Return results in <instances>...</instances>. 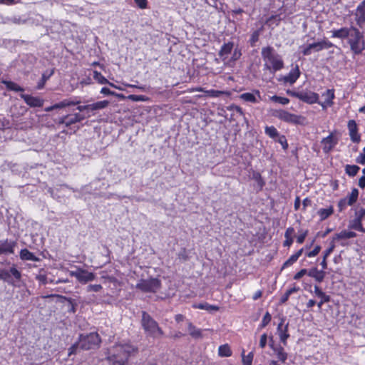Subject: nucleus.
Masks as SVG:
<instances>
[{
  "label": "nucleus",
  "instance_id": "de8ad7c7",
  "mask_svg": "<svg viewBox=\"0 0 365 365\" xmlns=\"http://www.w3.org/2000/svg\"><path fill=\"white\" fill-rule=\"evenodd\" d=\"M254 354L250 352L247 356L242 354V364L243 365H252Z\"/></svg>",
  "mask_w": 365,
  "mask_h": 365
},
{
  "label": "nucleus",
  "instance_id": "f03ea898",
  "mask_svg": "<svg viewBox=\"0 0 365 365\" xmlns=\"http://www.w3.org/2000/svg\"><path fill=\"white\" fill-rule=\"evenodd\" d=\"M262 58L264 61V69L269 71L272 74L281 70L284 67V61L272 46H266L262 48Z\"/></svg>",
  "mask_w": 365,
  "mask_h": 365
},
{
  "label": "nucleus",
  "instance_id": "7c9ffc66",
  "mask_svg": "<svg viewBox=\"0 0 365 365\" xmlns=\"http://www.w3.org/2000/svg\"><path fill=\"white\" fill-rule=\"evenodd\" d=\"M3 83L5 85L8 90L13 91L15 92H23L24 88L20 86L19 84L9 81H4Z\"/></svg>",
  "mask_w": 365,
  "mask_h": 365
},
{
  "label": "nucleus",
  "instance_id": "338daca9",
  "mask_svg": "<svg viewBox=\"0 0 365 365\" xmlns=\"http://www.w3.org/2000/svg\"><path fill=\"white\" fill-rule=\"evenodd\" d=\"M259 31H255L252 36H251V38H250V42L252 44H254L255 42H257L258 41V38H259Z\"/></svg>",
  "mask_w": 365,
  "mask_h": 365
},
{
  "label": "nucleus",
  "instance_id": "ea45409f",
  "mask_svg": "<svg viewBox=\"0 0 365 365\" xmlns=\"http://www.w3.org/2000/svg\"><path fill=\"white\" fill-rule=\"evenodd\" d=\"M265 133L274 140L279 135V132L274 126H267Z\"/></svg>",
  "mask_w": 365,
  "mask_h": 365
},
{
  "label": "nucleus",
  "instance_id": "9b49d317",
  "mask_svg": "<svg viewBox=\"0 0 365 365\" xmlns=\"http://www.w3.org/2000/svg\"><path fill=\"white\" fill-rule=\"evenodd\" d=\"M338 138L334 137L333 133H331L327 137L324 138L321 143L324 153H330L338 143Z\"/></svg>",
  "mask_w": 365,
  "mask_h": 365
},
{
  "label": "nucleus",
  "instance_id": "13d9d810",
  "mask_svg": "<svg viewBox=\"0 0 365 365\" xmlns=\"http://www.w3.org/2000/svg\"><path fill=\"white\" fill-rule=\"evenodd\" d=\"M135 4L141 9L147 8L148 1L147 0H134Z\"/></svg>",
  "mask_w": 365,
  "mask_h": 365
},
{
  "label": "nucleus",
  "instance_id": "2eb2a0df",
  "mask_svg": "<svg viewBox=\"0 0 365 365\" xmlns=\"http://www.w3.org/2000/svg\"><path fill=\"white\" fill-rule=\"evenodd\" d=\"M355 20L360 27L365 24V0L361 1L356 7L355 12Z\"/></svg>",
  "mask_w": 365,
  "mask_h": 365
},
{
  "label": "nucleus",
  "instance_id": "aec40b11",
  "mask_svg": "<svg viewBox=\"0 0 365 365\" xmlns=\"http://www.w3.org/2000/svg\"><path fill=\"white\" fill-rule=\"evenodd\" d=\"M233 47H234L233 42H228V43H224L222 46L218 55L222 58V60L223 61H225L227 59L229 54L231 53V52L233 49Z\"/></svg>",
  "mask_w": 365,
  "mask_h": 365
},
{
  "label": "nucleus",
  "instance_id": "bb28decb",
  "mask_svg": "<svg viewBox=\"0 0 365 365\" xmlns=\"http://www.w3.org/2000/svg\"><path fill=\"white\" fill-rule=\"evenodd\" d=\"M308 275L313 277L317 282H322L325 277L324 270H318L317 268H312L309 270Z\"/></svg>",
  "mask_w": 365,
  "mask_h": 365
},
{
  "label": "nucleus",
  "instance_id": "4468645a",
  "mask_svg": "<svg viewBox=\"0 0 365 365\" xmlns=\"http://www.w3.org/2000/svg\"><path fill=\"white\" fill-rule=\"evenodd\" d=\"M20 96L30 107H42L43 106L44 101L39 97H36L24 93H21Z\"/></svg>",
  "mask_w": 365,
  "mask_h": 365
},
{
  "label": "nucleus",
  "instance_id": "a19ab883",
  "mask_svg": "<svg viewBox=\"0 0 365 365\" xmlns=\"http://www.w3.org/2000/svg\"><path fill=\"white\" fill-rule=\"evenodd\" d=\"M269 100L278 103L282 105H287L289 103V99L285 97H281L278 96H272L269 97Z\"/></svg>",
  "mask_w": 365,
  "mask_h": 365
},
{
  "label": "nucleus",
  "instance_id": "09e8293b",
  "mask_svg": "<svg viewBox=\"0 0 365 365\" xmlns=\"http://www.w3.org/2000/svg\"><path fill=\"white\" fill-rule=\"evenodd\" d=\"M103 289L101 284H89L86 287L87 292H98Z\"/></svg>",
  "mask_w": 365,
  "mask_h": 365
},
{
  "label": "nucleus",
  "instance_id": "473e14b6",
  "mask_svg": "<svg viewBox=\"0 0 365 365\" xmlns=\"http://www.w3.org/2000/svg\"><path fill=\"white\" fill-rule=\"evenodd\" d=\"M218 354L222 357H228L232 355V351L228 344H223L218 348Z\"/></svg>",
  "mask_w": 365,
  "mask_h": 365
},
{
  "label": "nucleus",
  "instance_id": "423d86ee",
  "mask_svg": "<svg viewBox=\"0 0 365 365\" xmlns=\"http://www.w3.org/2000/svg\"><path fill=\"white\" fill-rule=\"evenodd\" d=\"M21 279V273L13 264L9 269H0V279L4 281L11 285H14L16 282H19Z\"/></svg>",
  "mask_w": 365,
  "mask_h": 365
},
{
  "label": "nucleus",
  "instance_id": "f257e3e1",
  "mask_svg": "<svg viewBox=\"0 0 365 365\" xmlns=\"http://www.w3.org/2000/svg\"><path fill=\"white\" fill-rule=\"evenodd\" d=\"M136 349L130 344L119 343L108 349L106 359L111 365H127L129 358Z\"/></svg>",
  "mask_w": 365,
  "mask_h": 365
},
{
  "label": "nucleus",
  "instance_id": "6e6d98bb",
  "mask_svg": "<svg viewBox=\"0 0 365 365\" xmlns=\"http://www.w3.org/2000/svg\"><path fill=\"white\" fill-rule=\"evenodd\" d=\"M69 309L68 311L72 313H75L76 312V306L77 303L74 299H71L68 300Z\"/></svg>",
  "mask_w": 365,
  "mask_h": 365
},
{
  "label": "nucleus",
  "instance_id": "20e7f679",
  "mask_svg": "<svg viewBox=\"0 0 365 365\" xmlns=\"http://www.w3.org/2000/svg\"><path fill=\"white\" fill-rule=\"evenodd\" d=\"M141 323L144 330L148 334L153 337H158L163 334L158 323L145 312H142Z\"/></svg>",
  "mask_w": 365,
  "mask_h": 365
},
{
  "label": "nucleus",
  "instance_id": "49530a36",
  "mask_svg": "<svg viewBox=\"0 0 365 365\" xmlns=\"http://www.w3.org/2000/svg\"><path fill=\"white\" fill-rule=\"evenodd\" d=\"M109 103H110L109 101L107 100L98 101V102L93 103V105H94L93 107L95 108V110H101V109L106 108L109 105Z\"/></svg>",
  "mask_w": 365,
  "mask_h": 365
},
{
  "label": "nucleus",
  "instance_id": "393cba45",
  "mask_svg": "<svg viewBox=\"0 0 365 365\" xmlns=\"http://www.w3.org/2000/svg\"><path fill=\"white\" fill-rule=\"evenodd\" d=\"M19 257H20V259L21 260H29V261H33V262H38L39 261V258L37 257L36 255H34V253L31 252L29 250L27 249H22L21 251H20V253H19Z\"/></svg>",
  "mask_w": 365,
  "mask_h": 365
},
{
  "label": "nucleus",
  "instance_id": "39448f33",
  "mask_svg": "<svg viewBox=\"0 0 365 365\" xmlns=\"http://www.w3.org/2000/svg\"><path fill=\"white\" fill-rule=\"evenodd\" d=\"M347 40L354 53L360 54L364 49L362 33L356 27L354 26L351 29L350 36H349Z\"/></svg>",
  "mask_w": 365,
  "mask_h": 365
},
{
  "label": "nucleus",
  "instance_id": "3c124183",
  "mask_svg": "<svg viewBox=\"0 0 365 365\" xmlns=\"http://www.w3.org/2000/svg\"><path fill=\"white\" fill-rule=\"evenodd\" d=\"M275 140L282 145L284 150L287 148L288 144L284 135H279Z\"/></svg>",
  "mask_w": 365,
  "mask_h": 365
},
{
  "label": "nucleus",
  "instance_id": "6ab92c4d",
  "mask_svg": "<svg viewBox=\"0 0 365 365\" xmlns=\"http://www.w3.org/2000/svg\"><path fill=\"white\" fill-rule=\"evenodd\" d=\"M314 293L321 299V300L317 303V307L319 309H322L324 303L329 302L330 301V297L326 294V293L324 292L317 285H315L314 287Z\"/></svg>",
  "mask_w": 365,
  "mask_h": 365
},
{
  "label": "nucleus",
  "instance_id": "a18cd8bd",
  "mask_svg": "<svg viewBox=\"0 0 365 365\" xmlns=\"http://www.w3.org/2000/svg\"><path fill=\"white\" fill-rule=\"evenodd\" d=\"M205 93L206 96L212 97V98H218L222 94H224V91H217V90H205Z\"/></svg>",
  "mask_w": 365,
  "mask_h": 365
},
{
  "label": "nucleus",
  "instance_id": "6e6552de",
  "mask_svg": "<svg viewBox=\"0 0 365 365\" xmlns=\"http://www.w3.org/2000/svg\"><path fill=\"white\" fill-rule=\"evenodd\" d=\"M69 274L74 277L81 284H86L95 279L96 275L86 269L80 267H76L75 270L69 271Z\"/></svg>",
  "mask_w": 365,
  "mask_h": 365
},
{
  "label": "nucleus",
  "instance_id": "4be33fe9",
  "mask_svg": "<svg viewBox=\"0 0 365 365\" xmlns=\"http://www.w3.org/2000/svg\"><path fill=\"white\" fill-rule=\"evenodd\" d=\"M309 45V48H311L312 50H314L315 51H320L324 48H329L334 46V44L331 42L327 40L314 42Z\"/></svg>",
  "mask_w": 365,
  "mask_h": 365
},
{
  "label": "nucleus",
  "instance_id": "7ed1b4c3",
  "mask_svg": "<svg viewBox=\"0 0 365 365\" xmlns=\"http://www.w3.org/2000/svg\"><path fill=\"white\" fill-rule=\"evenodd\" d=\"M101 341V338L96 332L90 333L88 334H81L78 341L69 348L68 355L71 356L76 354L78 349L82 350L96 349L99 346Z\"/></svg>",
  "mask_w": 365,
  "mask_h": 365
},
{
  "label": "nucleus",
  "instance_id": "e433bc0d",
  "mask_svg": "<svg viewBox=\"0 0 365 365\" xmlns=\"http://www.w3.org/2000/svg\"><path fill=\"white\" fill-rule=\"evenodd\" d=\"M360 168L355 165H346L345 167L346 173L351 177L355 176L359 172Z\"/></svg>",
  "mask_w": 365,
  "mask_h": 365
},
{
  "label": "nucleus",
  "instance_id": "603ef678",
  "mask_svg": "<svg viewBox=\"0 0 365 365\" xmlns=\"http://www.w3.org/2000/svg\"><path fill=\"white\" fill-rule=\"evenodd\" d=\"M128 98L133 101H145L148 98L142 95H130Z\"/></svg>",
  "mask_w": 365,
  "mask_h": 365
},
{
  "label": "nucleus",
  "instance_id": "1a4fd4ad",
  "mask_svg": "<svg viewBox=\"0 0 365 365\" xmlns=\"http://www.w3.org/2000/svg\"><path fill=\"white\" fill-rule=\"evenodd\" d=\"M273 116L287 123H298L299 116L290 113L284 110H275L272 113Z\"/></svg>",
  "mask_w": 365,
  "mask_h": 365
},
{
  "label": "nucleus",
  "instance_id": "c03bdc74",
  "mask_svg": "<svg viewBox=\"0 0 365 365\" xmlns=\"http://www.w3.org/2000/svg\"><path fill=\"white\" fill-rule=\"evenodd\" d=\"M93 78L101 84H106L108 81L98 71H93Z\"/></svg>",
  "mask_w": 365,
  "mask_h": 365
},
{
  "label": "nucleus",
  "instance_id": "774afa93",
  "mask_svg": "<svg viewBox=\"0 0 365 365\" xmlns=\"http://www.w3.org/2000/svg\"><path fill=\"white\" fill-rule=\"evenodd\" d=\"M346 205H349L346 198L341 199L338 204L340 210H342Z\"/></svg>",
  "mask_w": 365,
  "mask_h": 365
},
{
  "label": "nucleus",
  "instance_id": "72a5a7b5",
  "mask_svg": "<svg viewBox=\"0 0 365 365\" xmlns=\"http://www.w3.org/2000/svg\"><path fill=\"white\" fill-rule=\"evenodd\" d=\"M334 212L332 207L328 208H322L318 210L317 213L320 217L321 220H324L329 217Z\"/></svg>",
  "mask_w": 365,
  "mask_h": 365
},
{
  "label": "nucleus",
  "instance_id": "dca6fc26",
  "mask_svg": "<svg viewBox=\"0 0 365 365\" xmlns=\"http://www.w3.org/2000/svg\"><path fill=\"white\" fill-rule=\"evenodd\" d=\"M347 125L351 140L354 143H359L361 140V135L358 133L357 125L355 120H349Z\"/></svg>",
  "mask_w": 365,
  "mask_h": 365
},
{
  "label": "nucleus",
  "instance_id": "4c0bfd02",
  "mask_svg": "<svg viewBox=\"0 0 365 365\" xmlns=\"http://www.w3.org/2000/svg\"><path fill=\"white\" fill-rule=\"evenodd\" d=\"M299 289V288L296 287L287 289L286 292L283 294V296L281 297L280 303L284 304L289 299L290 295L294 292H297Z\"/></svg>",
  "mask_w": 365,
  "mask_h": 365
},
{
  "label": "nucleus",
  "instance_id": "5fc2aeb1",
  "mask_svg": "<svg viewBox=\"0 0 365 365\" xmlns=\"http://www.w3.org/2000/svg\"><path fill=\"white\" fill-rule=\"evenodd\" d=\"M36 279L42 284H46L48 283V279L45 274H38L36 275Z\"/></svg>",
  "mask_w": 365,
  "mask_h": 365
},
{
  "label": "nucleus",
  "instance_id": "680f3d73",
  "mask_svg": "<svg viewBox=\"0 0 365 365\" xmlns=\"http://www.w3.org/2000/svg\"><path fill=\"white\" fill-rule=\"evenodd\" d=\"M308 272L306 269H302L299 272H298L294 276V279L299 280L301 279L304 275L306 274H308Z\"/></svg>",
  "mask_w": 365,
  "mask_h": 365
},
{
  "label": "nucleus",
  "instance_id": "58836bf2",
  "mask_svg": "<svg viewBox=\"0 0 365 365\" xmlns=\"http://www.w3.org/2000/svg\"><path fill=\"white\" fill-rule=\"evenodd\" d=\"M358 195H359L358 190L356 188H354L351 190V192L349 194V195L346 197L348 205H352L357 200Z\"/></svg>",
  "mask_w": 365,
  "mask_h": 365
},
{
  "label": "nucleus",
  "instance_id": "4d7b16f0",
  "mask_svg": "<svg viewBox=\"0 0 365 365\" xmlns=\"http://www.w3.org/2000/svg\"><path fill=\"white\" fill-rule=\"evenodd\" d=\"M356 161L361 165L365 164V147L363 148V152L356 158Z\"/></svg>",
  "mask_w": 365,
  "mask_h": 365
},
{
  "label": "nucleus",
  "instance_id": "cd10ccee",
  "mask_svg": "<svg viewBox=\"0 0 365 365\" xmlns=\"http://www.w3.org/2000/svg\"><path fill=\"white\" fill-rule=\"evenodd\" d=\"M356 236V234L352 231L343 230L339 233L334 235L333 240H339L344 239L354 238Z\"/></svg>",
  "mask_w": 365,
  "mask_h": 365
},
{
  "label": "nucleus",
  "instance_id": "79ce46f5",
  "mask_svg": "<svg viewBox=\"0 0 365 365\" xmlns=\"http://www.w3.org/2000/svg\"><path fill=\"white\" fill-rule=\"evenodd\" d=\"M188 331L193 337L197 338L201 336L200 330L197 329L191 322L188 323Z\"/></svg>",
  "mask_w": 365,
  "mask_h": 365
},
{
  "label": "nucleus",
  "instance_id": "c9c22d12",
  "mask_svg": "<svg viewBox=\"0 0 365 365\" xmlns=\"http://www.w3.org/2000/svg\"><path fill=\"white\" fill-rule=\"evenodd\" d=\"M53 71L51 72H45L42 74L41 79L39 81L37 85L38 89H41L44 87L46 82L50 78V77L53 75Z\"/></svg>",
  "mask_w": 365,
  "mask_h": 365
},
{
  "label": "nucleus",
  "instance_id": "a211bd4d",
  "mask_svg": "<svg viewBox=\"0 0 365 365\" xmlns=\"http://www.w3.org/2000/svg\"><path fill=\"white\" fill-rule=\"evenodd\" d=\"M300 76V71L298 65H295L289 73L284 77V81L290 84L294 83Z\"/></svg>",
  "mask_w": 365,
  "mask_h": 365
},
{
  "label": "nucleus",
  "instance_id": "2f4dec72",
  "mask_svg": "<svg viewBox=\"0 0 365 365\" xmlns=\"http://www.w3.org/2000/svg\"><path fill=\"white\" fill-rule=\"evenodd\" d=\"M193 307L195 308V309H204V310H207L208 312H213V311H218L219 310V307L217 306H215V305H211V304H209L208 303H200V304H195L193 305Z\"/></svg>",
  "mask_w": 365,
  "mask_h": 365
},
{
  "label": "nucleus",
  "instance_id": "412c9836",
  "mask_svg": "<svg viewBox=\"0 0 365 365\" xmlns=\"http://www.w3.org/2000/svg\"><path fill=\"white\" fill-rule=\"evenodd\" d=\"M257 96L258 98L260 99V92L258 90L254 91V93H242L240 96V99L243 100L244 101L256 103L259 101L256 96Z\"/></svg>",
  "mask_w": 365,
  "mask_h": 365
},
{
  "label": "nucleus",
  "instance_id": "69168bd1",
  "mask_svg": "<svg viewBox=\"0 0 365 365\" xmlns=\"http://www.w3.org/2000/svg\"><path fill=\"white\" fill-rule=\"evenodd\" d=\"M241 56V52L240 50H237V48L234 51L233 53H232V58H231V60L235 61L236 60H237L238 58H240V57Z\"/></svg>",
  "mask_w": 365,
  "mask_h": 365
},
{
  "label": "nucleus",
  "instance_id": "ddd939ff",
  "mask_svg": "<svg viewBox=\"0 0 365 365\" xmlns=\"http://www.w3.org/2000/svg\"><path fill=\"white\" fill-rule=\"evenodd\" d=\"M294 96L307 103H318L319 95L314 92L296 93Z\"/></svg>",
  "mask_w": 365,
  "mask_h": 365
},
{
  "label": "nucleus",
  "instance_id": "f704fd0d",
  "mask_svg": "<svg viewBox=\"0 0 365 365\" xmlns=\"http://www.w3.org/2000/svg\"><path fill=\"white\" fill-rule=\"evenodd\" d=\"M252 179L257 182V190H261L264 185V181L263 180L260 173L258 172H254L252 174Z\"/></svg>",
  "mask_w": 365,
  "mask_h": 365
},
{
  "label": "nucleus",
  "instance_id": "5701e85b",
  "mask_svg": "<svg viewBox=\"0 0 365 365\" xmlns=\"http://www.w3.org/2000/svg\"><path fill=\"white\" fill-rule=\"evenodd\" d=\"M277 333L279 334L280 341L286 345L287 339L289 337V334H288V324L283 327L282 323L278 324L277 327Z\"/></svg>",
  "mask_w": 365,
  "mask_h": 365
},
{
  "label": "nucleus",
  "instance_id": "37998d69",
  "mask_svg": "<svg viewBox=\"0 0 365 365\" xmlns=\"http://www.w3.org/2000/svg\"><path fill=\"white\" fill-rule=\"evenodd\" d=\"M362 219L359 218L357 216H356V218L354 220L351 227L360 232H364V229L363 228L362 224H361Z\"/></svg>",
  "mask_w": 365,
  "mask_h": 365
},
{
  "label": "nucleus",
  "instance_id": "0e129e2a",
  "mask_svg": "<svg viewBox=\"0 0 365 365\" xmlns=\"http://www.w3.org/2000/svg\"><path fill=\"white\" fill-rule=\"evenodd\" d=\"M294 234V229L293 227H288L284 233L285 238L292 237V235Z\"/></svg>",
  "mask_w": 365,
  "mask_h": 365
},
{
  "label": "nucleus",
  "instance_id": "f3484780",
  "mask_svg": "<svg viewBox=\"0 0 365 365\" xmlns=\"http://www.w3.org/2000/svg\"><path fill=\"white\" fill-rule=\"evenodd\" d=\"M354 26L350 27H342L339 29H334L331 31V38H337L341 40L345 38H348L349 36H350L351 29H353Z\"/></svg>",
  "mask_w": 365,
  "mask_h": 365
},
{
  "label": "nucleus",
  "instance_id": "e2e57ef3",
  "mask_svg": "<svg viewBox=\"0 0 365 365\" xmlns=\"http://www.w3.org/2000/svg\"><path fill=\"white\" fill-rule=\"evenodd\" d=\"M267 342V336L266 334H263L259 340V346L263 349L266 346Z\"/></svg>",
  "mask_w": 365,
  "mask_h": 365
},
{
  "label": "nucleus",
  "instance_id": "b1692460",
  "mask_svg": "<svg viewBox=\"0 0 365 365\" xmlns=\"http://www.w3.org/2000/svg\"><path fill=\"white\" fill-rule=\"evenodd\" d=\"M85 119V116L80 113L66 115V127H69L73 124L80 123Z\"/></svg>",
  "mask_w": 365,
  "mask_h": 365
},
{
  "label": "nucleus",
  "instance_id": "9d476101",
  "mask_svg": "<svg viewBox=\"0 0 365 365\" xmlns=\"http://www.w3.org/2000/svg\"><path fill=\"white\" fill-rule=\"evenodd\" d=\"M17 242L14 240L6 239L0 240V255H9L14 253Z\"/></svg>",
  "mask_w": 365,
  "mask_h": 365
},
{
  "label": "nucleus",
  "instance_id": "0eeeda50",
  "mask_svg": "<svg viewBox=\"0 0 365 365\" xmlns=\"http://www.w3.org/2000/svg\"><path fill=\"white\" fill-rule=\"evenodd\" d=\"M161 286V282L157 278L140 279L135 287L143 292H156Z\"/></svg>",
  "mask_w": 365,
  "mask_h": 365
},
{
  "label": "nucleus",
  "instance_id": "052dcab7",
  "mask_svg": "<svg viewBox=\"0 0 365 365\" xmlns=\"http://www.w3.org/2000/svg\"><path fill=\"white\" fill-rule=\"evenodd\" d=\"M46 297H57L60 299L61 302H64L65 301L68 302V300L71 299V298H69V297H65L63 295H60V294H51V295L46 296Z\"/></svg>",
  "mask_w": 365,
  "mask_h": 365
},
{
  "label": "nucleus",
  "instance_id": "bf43d9fd",
  "mask_svg": "<svg viewBox=\"0 0 365 365\" xmlns=\"http://www.w3.org/2000/svg\"><path fill=\"white\" fill-rule=\"evenodd\" d=\"M320 250H321V247L320 246H316L313 250H312L311 252H308L307 254V256L309 257H315L316 255H317L319 252H320Z\"/></svg>",
  "mask_w": 365,
  "mask_h": 365
},
{
  "label": "nucleus",
  "instance_id": "a878e982",
  "mask_svg": "<svg viewBox=\"0 0 365 365\" xmlns=\"http://www.w3.org/2000/svg\"><path fill=\"white\" fill-rule=\"evenodd\" d=\"M80 103V101L77 100V98H69V99H64L62 101L54 104V107L56 108V109L63 108L65 107L72 106H76Z\"/></svg>",
  "mask_w": 365,
  "mask_h": 365
},
{
  "label": "nucleus",
  "instance_id": "c85d7f7f",
  "mask_svg": "<svg viewBox=\"0 0 365 365\" xmlns=\"http://www.w3.org/2000/svg\"><path fill=\"white\" fill-rule=\"evenodd\" d=\"M270 346L272 348L278 359L282 363H284L287 359V353L284 351V348L280 346L273 347L272 345H270Z\"/></svg>",
  "mask_w": 365,
  "mask_h": 365
},
{
  "label": "nucleus",
  "instance_id": "f8f14e48",
  "mask_svg": "<svg viewBox=\"0 0 365 365\" xmlns=\"http://www.w3.org/2000/svg\"><path fill=\"white\" fill-rule=\"evenodd\" d=\"M334 97V90L327 89L325 92H324L322 94V98H323V101H318V104H319L322 107V108L325 110L328 107H331L334 104L333 100Z\"/></svg>",
  "mask_w": 365,
  "mask_h": 365
},
{
  "label": "nucleus",
  "instance_id": "8fccbe9b",
  "mask_svg": "<svg viewBox=\"0 0 365 365\" xmlns=\"http://www.w3.org/2000/svg\"><path fill=\"white\" fill-rule=\"evenodd\" d=\"M272 317L269 312H266V314L264 315L260 327L262 328L265 327L271 321Z\"/></svg>",
  "mask_w": 365,
  "mask_h": 365
},
{
  "label": "nucleus",
  "instance_id": "864d4df0",
  "mask_svg": "<svg viewBox=\"0 0 365 365\" xmlns=\"http://www.w3.org/2000/svg\"><path fill=\"white\" fill-rule=\"evenodd\" d=\"M300 235L297 237V242L299 244H302L307 235L308 231L307 230H301L299 231Z\"/></svg>",
  "mask_w": 365,
  "mask_h": 365
},
{
  "label": "nucleus",
  "instance_id": "c756f323",
  "mask_svg": "<svg viewBox=\"0 0 365 365\" xmlns=\"http://www.w3.org/2000/svg\"><path fill=\"white\" fill-rule=\"evenodd\" d=\"M302 252L303 249H300L295 254L290 256V257L283 264L282 268H285L292 265L294 262L297 261L299 257L302 255Z\"/></svg>",
  "mask_w": 365,
  "mask_h": 365
}]
</instances>
